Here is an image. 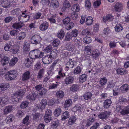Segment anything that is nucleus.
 Here are the masks:
<instances>
[{
	"label": "nucleus",
	"mask_w": 129,
	"mask_h": 129,
	"mask_svg": "<svg viewBox=\"0 0 129 129\" xmlns=\"http://www.w3.org/2000/svg\"><path fill=\"white\" fill-rule=\"evenodd\" d=\"M25 92L26 91L25 90H21L17 91L15 94L18 98H20V99L22 98V96L24 95Z\"/></svg>",
	"instance_id": "nucleus-17"
},
{
	"label": "nucleus",
	"mask_w": 129,
	"mask_h": 129,
	"mask_svg": "<svg viewBox=\"0 0 129 129\" xmlns=\"http://www.w3.org/2000/svg\"><path fill=\"white\" fill-rule=\"evenodd\" d=\"M47 100L46 99H43L41 102L40 103L39 106V108L42 109H44L47 105Z\"/></svg>",
	"instance_id": "nucleus-16"
},
{
	"label": "nucleus",
	"mask_w": 129,
	"mask_h": 129,
	"mask_svg": "<svg viewBox=\"0 0 129 129\" xmlns=\"http://www.w3.org/2000/svg\"><path fill=\"white\" fill-rule=\"evenodd\" d=\"M23 50L24 53L28 52L29 50L28 46L26 44H24L23 46Z\"/></svg>",
	"instance_id": "nucleus-57"
},
{
	"label": "nucleus",
	"mask_w": 129,
	"mask_h": 129,
	"mask_svg": "<svg viewBox=\"0 0 129 129\" xmlns=\"http://www.w3.org/2000/svg\"><path fill=\"white\" fill-rule=\"evenodd\" d=\"M120 113L123 115L129 113V106H127L125 107L122 110Z\"/></svg>",
	"instance_id": "nucleus-24"
},
{
	"label": "nucleus",
	"mask_w": 129,
	"mask_h": 129,
	"mask_svg": "<svg viewBox=\"0 0 129 129\" xmlns=\"http://www.w3.org/2000/svg\"><path fill=\"white\" fill-rule=\"evenodd\" d=\"M9 84L8 83H3L0 84V91L2 92L7 89L9 87Z\"/></svg>",
	"instance_id": "nucleus-8"
},
{
	"label": "nucleus",
	"mask_w": 129,
	"mask_h": 129,
	"mask_svg": "<svg viewBox=\"0 0 129 129\" xmlns=\"http://www.w3.org/2000/svg\"><path fill=\"white\" fill-rule=\"evenodd\" d=\"M33 59L29 58L25 60V66L27 67H29L31 66L33 62Z\"/></svg>",
	"instance_id": "nucleus-20"
},
{
	"label": "nucleus",
	"mask_w": 129,
	"mask_h": 129,
	"mask_svg": "<svg viewBox=\"0 0 129 129\" xmlns=\"http://www.w3.org/2000/svg\"><path fill=\"white\" fill-rule=\"evenodd\" d=\"M37 96V94L35 93H33L32 95H29L27 96V98L30 100H35Z\"/></svg>",
	"instance_id": "nucleus-26"
},
{
	"label": "nucleus",
	"mask_w": 129,
	"mask_h": 129,
	"mask_svg": "<svg viewBox=\"0 0 129 129\" xmlns=\"http://www.w3.org/2000/svg\"><path fill=\"white\" fill-rule=\"evenodd\" d=\"M74 24L72 22H70L67 24L65 26V27L67 30H69L72 28L74 26Z\"/></svg>",
	"instance_id": "nucleus-41"
},
{
	"label": "nucleus",
	"mask_w": 129,
	"mask_h": 129,
	"mask_svg": "<svg viewBox=\"0 0 129 129\" xmlns=\"http://www.w3.org/2000/svg\"><path fill=\"white\" fill-rule=\"evenodd\" d=\"M71 9L74 12H78L80 10V7L78 4H75L73 5Z\"/></svg>",
	"instance_id": "nucleus-14"
},
{
	"label": "nucleus",
	"mask_w": 129,
	"mask_h": 129,
	"mask_svg": "<svg viewBox=\"0 0 129 129\" xmlns=\"http://www.w3.org/2000/svg\"><path fill=\"white\" fill-rule=\"evenodd\" d=\"M107 79L106 77L101 78L100 81V83L102 86H103L106 83Z\"/></svg>",
	"instance_id": "nucleus-50"
},
{
	"label": "nucleus",
	"mask_w": 129,
	"mask_h": 129,
	"mask_svg": "<svg viewBox=\"0 0 129 129\" xmlns=\"http://www.w3.org/2000/svg\"><path fill=\"white\" fill-rule=\"evenodd\" d=\"M26 36L25 33L21 32L19 33L16 36V39L18 40H22L25 38Z\"/></svg>",
	"instance_id": "nucleus-7"
},
{
	"label": "nucleus",
	"mask_w": 129,
	"mask_h": 129,
	"mask_svg": "<svg viewBox=\"0 0 129 129\" xmlns=\"http://www.w3.org/2000/svg\"><path fill=\"white\" fill-rule=\"evenodd\" d=\"M94 121V119L93 118H89L86 121V126L87 127L90 126L92 124Z\"/></svg>",
	"instance_id": "nucleus-38"
},
{
	"label": "nucleus",
	"mask_w": 129,
	"mask_h": 129,
	"mask_svg": "<svg viewBox=\"0 0 129 129\" xmlns=\"http://www.w3.org/2000/svg\"><path fill=\"white\" fill-rule=\"evenodd\" d=\"M81 71V69L79 67H78L75 68L74 71V74L75 75L79 74Z\"/></svg>",
	"instance_id": "nucleus-42"
},
{
	"label": "nucleus",
	"mask_w": 129,
	"mask_h": 129,
	"mask_svg": "<svg viewBox=\"0 0 129 129\" xmlns=\"http://www.w3.org/2000/svg\"><path fill=\"white\" fill-rule=\"evenodd\" d=\"M111 103V101L110 99H107L105 101L104 103V108H107L110 106Z\"/></svg>",
	"instance_id": "nucleus-29"
},
{
	"label": "nucleus",
	"mask_w": 129,
	"mask_h": 129,
	"mask_svg": "<svg viewBox=\"0 0 129 129\" xmlns=\"http://www.w3.org/2000/svg\"><path fill=\"white\" fill-rule=\"evenodd\" d=\"M111 30L108 27H107L104 29L103 31V33L105 35H108L110 34Z\"/></svg>",
	"instance_id": "nucleus-61"
},
{
	"label": "nucleus",
	"mask_w": 129,
	"mask_h": 129,
	"mask_svg": "<svg viewBox=\"0 0 129 129\" xmlns=\"http://www.w3.org/2000/svg\"><path fill=\"white\" fill-rule=\"evenodd\" d=\"M92 94L90 92H87L85 93L83 95L84 99L85 100L90 99L92 96Z\"/></svg>",
	"instance_id": "nucleus-23"
},
{
	"label": "nucleus",
	"mask_w": 129,
	"mask_h": 129,
	"mask_svg": "<svg viewBox=\"0 0 129 129\" xmlns=\"http://www.w3.org/2000/svg\"><path fill=\"white\" fill-rule=\"evenodd\" d=\"M59 122L58 121H53L52 122L51 126L53 128H55L59 125Z\"/></svg>",
	"instance_id": "nucleus-48"
},
{
	"label": "nucleus",
	"mask_w": 129,
	"mask_h": 129,
	"mask_svg": "<svg viewBox=\"0 0 129 129\" xmlns=\"http://www.w3.org/2000/svg\"><path fill=\"white\" fill-rule=\"evenodd\" d=\"M115 31L117 32L121 31L122 29V27L120 24H118L115 27Z\"/></svg>",
	"instance_id": "nucleus-54"
},
{
	"label": "nucleus",
	"mask_w": 129,
	"mask_h": 129,
	"mask_svg": "<svg viewBox=\"0 0 129 129\" xmlns=\"http://www.w3.org/2000/svg\"><path fill=\"white\" fill-rule=\"evenodd\" d=\"M87 76L84 74H83L79 77V81L81 83H83L86 81V80Z\"/></svg>",
	"instance_id": "nucleus-33"
},
{
	"label": "nucleus",
	"mask_w": 129,
	"mask_h": 129,
	"mask_svg": "<svg viewBox=\"0 0 129 129\" xmlns=\"http://www.w3.org/2000/svg\"><path fill=\"white\" fill-rule=\"evenodd\" d=\"M64 95V92L61 90L57 91L56 94V96L59 99L62 98Z\"/></svg>",
	"instance_id": "nucleus-25"
},
{
	"label": "nucleus",
	"mask_w": 129,
	"mask_h": 129,
	"mask_svg": "<svg viewBox=\"0 0 129 129\" xmlns=\"http://www.w3.org/2000/svg\"><path fill=\"white\" fill-rule=\"evenodd\" d=\"M61 112V110L60 108H58L55 110L54 112V114L56 117H58L60 114Z\"/></svg>",
	"instance_id": "nucleus-36"
},
{
	"label": "nucleus",
	"mask_w": 129,
	"mask_h": 129,
	"mask_svg": "<svg viewBox=\"0 0 129 129\" xmlns=\"http://www.w3.org/2000/svg\"><path fill=\"white\" fill-rule=\"evenodd\" d=\"M30 72L27 71L24 73L22 76V79L23 81L27 80L30 78Z\"/></svg>",
	"instance_id": "nucleus-15"
},
{
	"label": "nucleus",
	"mask_w": 129,
	"mask_h": 129,
	"mask_svg": "<svg viewBox=\"0 0 129 129\" xmlns=\"http://www.w3.org/2000/svg\"><path fill=\"white\" fill-rule=\"evenodd\" d=\"M24 25L23 23L21 22H18L14 24L13 26L16 29H17L21 27Z\"/></svg>",
	"instance_id": "nucleus-30"
},
{
	"label": "nucleus",
	"mask_w": 129,
	"mask_h": 129,
	"mask_svg": "<svg viewBox=\"0 0 129 129\" xmlns=\"http://www.w3.org/2000/svg\"><path fill=\"white\" fill-rule=\"evenodd\" d=\"M41 40V38L39 36L36 35L31 38V42L32 44H37L40 43Z\"/></svg>",
	"instance_id": "nucleus-4"
},
{
	"label": "nucleus",
	"mask_w": 129,
	"mask_h": 129,
	"mask_svg": "<svg viewBox=\"0 0 129 129\" xmlns=\"http://www.w3.org/2000/svg\"><path fill=\"white\" fill-rule=\"evenodd\" d=\"M73 37L71 34L69 33H68L65 36V40L67 41H70L72 39Z\"/></svg>",
	"instance_id": "nucleus-64"
},
{
	"label": "nucleus",
	"mask_w": 129,
	"mask_h": 129,
	"mask_svg": "<svg viewBox=\"0 0 129 129\" xmlns=\"http://www.w3.org/2000/svg\"><path fill=\"white\" fill-rule=\"evenodd\" d=\"M14 118L13 115L11 114L7 117L6 121H7V122H11L14 119Z\"/></svg>",
	"instance_id": "nucleus-47"
},
{
	"label": "nucleus",
	"mask_w": 129,
	"mask_h": 129,
	"mask_svg": "<svg viewBox=\"0 0 129 129\" xmlns=\"http://www.w3.org/2000/svg\"><path fill=\"white\" fill-rule=\"evenodd\" d=\"M75 62L73 61L69 60L67 62L66 64V69L73 68L75 64ZM67 70V69H66Z\"/></svg>",
	"instance_id": "nucleus-21"
},
{
	"label": "nucleus",
	"mask_w": 129,
	"mask_h": 129,
	"mask_svg": "<svg viewBox=\"0 0 129 129\" xmlns=\"http://www.w3.org/2000/svg\"><path fill=\"white\" fill-rule=\"evenodd\" d=\"M1 4L2 6L4 8H9L10 6V3L7 0H5Z\"/></svg>",
	"instance_id": "nucleus-28"
},
{
	"label": "nucleus",
	"mask_w": 129,
	"mask_h": 129,
	"mask_svg": "<svg viewBox=\"0 0 129 129\" xmlns=\"http://www.w3.org/2000/svg\"><path fill=\"white\" fill-rule=\"evenodd\" d=\"M77 119L76 117L75 116H72L70 117L69 119L68 122L69 125H72L75 123Z\"/></svg>",
	"instance_id": "nucleus-18"
},
{
	"label": "nucleus",
	"mask_w": 129,
	"mask_h": 129,
	"mask_svg": "<svg viewBox=\"0 0 129 129\" xmlns=\"http://www.w3.org/2000/svg\"><path fill=\"white\" fill-rule=\"evenodd\" d=\"M69 117V112L66 111L63 113L61 115V119L62 120H65L68 118Z\"/></svg>",
	"instance_id": "nucleus-31"
},
{
	"label": "nucleus",
	"mask_w": 129,
	"mask_h": 129,
	"mask_svg": "<svg viewBox=\"0 0 129 129\" xmlns=\"http://www.w3.org/2000/svg\"><path fill=\"white\" fill-rule=\"evenodd\" d=\"M79 88V87L76 84L73 85L70 88V90L73 91H76Z\"/></svg>",
	"instance_id": "nucleus-46"
},
{
	"label": "nucleus",
	"mask_w": 129,
	"mask_h": 129,
	"mask_svg": "<svg viewBox=\"0 0 129 129\" xmlns=\"http://www.w3.org/2000/svg\"><path fill=\"white\" fill-rule=\"evenodd\" d=\"M50 4L54 8H56L58 7L59 4L57 0H52L51 1Z\"/></svg>",
	"instance_id": "nucleus-19"
},
{
	"label": "nucleus",
	"mask_w": 129,
	"mask_h": 129,
	"mask_svg": "<svg viewBox=\"0 0 129 129\" xmlns=\"http://www.w3.org/2000/svg\"><path fill=\"white\" fill-rule=\"evenodd\" d=\"M99 25L98 23H95L93 25V30L95 32H97L99 30Z\"/></svg>",
	"instance_id": "nucleus-63"
},
{
	"label": "nucleus",
	"mask_w": 129,
	"mask_h": 129,
	"mask_svg": "<svg viewBox=\"0 0 129 129\" xmlns=\"http://www.w3.org/2000/svg\"><path fill=\"white\" fill-rule=\"evenodd\" d=\"M8 98V97L7 96L3 97V98H0V99L1 100L2 105H5L9 101V99Z\"/></svg>",
	"instance_id": "nucleus-44"
},
{
	"label": "nucleus",
	"mask_w": 129,
	"mask_h": 129,
	"mask_svg": "<svg viewBox=\"0 0 129 129\" xmlns=\"http://www.w3.org/2000/svg\"><path fill=\"white\" fill-rule=\"evenodd\" d=\"M91 40L90 37H86L83 39L84 42L86 44H89L91 42Z\"/></svg>",
	"instance_id": "nucleus-58"
},
{
	"label": "nucleus",
	"mask_w": 129,
	"mask_h": 129,
	"mask_svg": "<svg viewBox=\"0 0 129 129\" xmlns=\"http://www.w3.org/2000/svg\"><path fill=\"white\" fill-rule=\"evenodd\" d=\"M48 23L47 22H44L40 25V29L41 30L44 31L48 29Z\"/></svg>",
	"instance_id": "nucleus-6"
},
{
	"label": "nucleus",
	"mask_w": 129,
	"mask_h": 129,
	"mask_svg": "<svg viewBox=\"0 0 129 129\" xmlns=\"http://www.w3.org/2000/svg\"><path fill=\"white\" fill-rule=\"evenodd\" d=\"M36 58H41L44 55V53L42 52H40L38 49L34 50Z\"/></svg>",
	"instance_id": "nucleus-10"
},
{
	"label": "nucleus",
	"mask_w": 129,
	"mask_h": 129,
	"mask_svg": "<svg viewBox=\"0 0 129 129\" xmlns=\"http://www.w3.org/2000/svg\"><path fill=\"white\" fill-rule=\"evenodd\" d=\"M84 108V106L83 105H81L79 106H77L73 107L72 111L74 112H76L79 109H82Z\"/></svg>",
	"instance_id": "nucleus-34"
},
{
	"label": "nucleus",
	"mask_w": 129,
	"mask_h": 129,
	"mask_svg": "<svg viewBox=\"0 0 129 129\" xmlns=\"http://www.w3.org/2000/svg\"><path fill=\"white\" fill-rule=\"evenodd\" d=\"M18 61V59L16 57L13 58L10 60L9 63L10 66H13L16 64Z\"/></svg>",
	"instance_id": "nucleus-35"
},
{
	"label": "nucleus",
	"mask_w": 129,
	"mask_h": 129,
	"mask_svg": "<svg viewBox=\"0 0 129 129\" xmlns=\"http://www.w3.org/2000/svg\"><path fill=\"white\" fill-rule=\"evenodd\" d=\"M100 54V53L98 50L97 49L93 50L92 53V57L96 59Z\"/></svg>",
	"instance_id": "nucleus-12"
},
{
	"label": "nucleus",
	"mask_w": 129,
	"mask_h": 129,
	"mask_svg": "<svg viewBox=\"0 0 129 129\" xmlns=\"http://www.w3.org/2000/svg\"><path fill=\"white\" fill-rule=\"evenodd\" d=\"M59 44V41L57 39L54 40L52 42V44L54 46L57 47Z\"/></svg>",
	"instance_id": "nucleus-62"
},
{
	"label": "nucleus",
	"mask_w": 129,
	"mask_h": 129,
	"mask_svg": "<svg viewBox=\"0 0 129 129\" xmlns=\"http://www.w3.org/2000/svg\"><path fill=\"white\" fill-rule=\"evenodd\" d=\"M93 18L91 16L88 17L86 19L85 23L87 25H90L92 23Z\"/></svg>",
	"instance_id": "nucleus-27"
},
{
	"label": "nucleus",
	"mask_w": 129,
	"mask_h": 129,
	"mask_svg": "<svg viewBox=\"0 0 129 129\" xmlns=\"http://www.w3.org/2000/svg\"><path fill=\"white\" fill-rule=\"evenodd\" d=\"M9 62V58L6 56H4L3 57L1 63L3 65H4Z\"/></svg>",
	"instance_id": "nucleus-40"
},
{
	"label": "nucleus",
	"mask_w": 129,
	"mask_h": 129,
	"mask_svg": "<svg viewBox=\"0 0 129 129\" xmlns=\"http://www.w3.org/2000/svg\"><path fill=\"white\" fill-rule=\"evenodd\" d=\"M113 19V16L111 14H108L106 16L103 17V20L105 23H106L107 21L109 22L112 21Z\"/></svg>",
	"instance_id": "nucleus-9"
},
{
	"label": "nucleus",
	"mask_w": 129,
	"mask_h": 129,
	"mask_svg": "<svg viewBox=\"0 0 129 129\" xmlns=\"http://www.w3.org/2000/svg\"><path fill=\"white\" fill-rule=\"evenodd\" d=\"M81 39L79 37H78L75 39L74 41L75 44L78 46H79L81 44Z\"/></svg>",
	"instance_id": "nucleus-43"
},
{
	"label": "nucleus",
	"mask_w": 129,
	"mask_h": 129,
	"mask_svg": "<svg viewBox=\"0 0 129 129\" xmlns=\"http://www.w3.org/2000/svg\"><path fill=\"white\" fill-rule=\"evenodd\" d=\"M13 110L12 107L10 105L6 107L4 110V114L6 115L8 113L11 112Z\"/></svg>",
	"instance_id": "nucleus-13"
},
{
	"label": "nucleus",
	"mask_w": 129,
	"mask_h": 129,
	"mask_svg": "<svg viewBox=\"0 0 129 129\" xmlns=\"http://www.w3.org/2000/svg\"><path fill=\"white\" fill-rule=\"evenodd\" d=\"M44 69H42L40 70L39 71L38 74L37 76L38 78H41L43 76V74L44 73Z\"/></svg>",
	"instance_id": "nucleus-55"
},
{
	"label": "nucleus",
	"mask_w": 129,
	"mask_h": 129,
	"mask_svg": "<svg viewBox=\"0 0 129 129\" xmlns=\"http://www.w3.org/2000/svg\"><path fill=\"white\" fill-rule=\"evenodd\" d=\"M20 47L18 45L14 46L12 50V52L14 54L16 53L19 51Z\"/></svg>",
	"instance_id": "nucleus-39"
},
{
	"label": "nucleus",
	"mask_w": 129,
	"mask_h": 129,
	"mask_svg": "<svg viewBox=\"0 0 129 129\" xmlns=\"http://www.w3.org/2000/svg\"><path fill=\"white\" fill-rule=\"evenodd\" d=\"M19 99L20 98H18L17 95L14 94V96L12 97L11 100L12 102L16 103L19 100Z\"/></svg>",
	"instance_id": "nucleus-37"
},
{
	"label": "nucleus",
	"mask_w": 129,
	"mask_h": 129,
	"mask_svg": "<svg viewBox=\"0 0 129 129\" xmlns=\"http://www.w3.org/2000/svg\"><path fill=\"white\" fill-rule=\"evenodd\" d=\"M111 112L106 111L104 112H102L98 115L99 117L101 119H103L107 118L111 114Z\"/></svg>",
	"instance_id": "nucleus-5"
},
{
	"label": "nucleus",
	"mask_w": 129,
	"mask_h": 129,
	"mask_svg": "<svg viewBox=\"0 0 129 129\" xmlns=\"http://www.w3.org/2000/svg\"><path fill=\"white\" fill-rule=\"evenodd\" d=\"M53 59L52 56L51 54L47 55L43 57L42 61L44 64H48Z\"/></svg>",
	"instance_id": "nucleus-3"
},
{
	"label": "nucleus",
	"mask_w": 129,
	"mask_h": 129,
	"mask_svg": "<svg viewBox=\"0 0 129 129\" xmlns=\"http://www.w3.org/2000/svg\"><path fill=\"white\" fill-rule=\"evenodd\" d=\"M28 103L27 101L23 102L21 104L20 107L22 108H24L28 106Z\"/></svg>",
	"instance_id": "nucleus-60"
},
{
	"label": "nucleus",
	"mask_w": 129,
	"mask_h": 129,
	"mask_svg": "<svg viewBox=\"0 0 129 129\" xmlns=\"http://www.w3.org/2000/svg\"><path fill=\"white\" fill-rule=\"evenodd\" d=\"M123 4L120 2H117L114 6V11L118 12H120L123 10Z\"/></svg>",
	"instance_id": "nucleus-2"
},
{
	"label": "nucleus",
	"mask_w": 129,
	"mask_h": 129,
	"mask_svg": "<svg viewBox=\"0 0 129 129\" xmlns=\"http://www.w3.org/2000/svg\"><path fill=\"white\" fill-rule=\"evenodd\" d=\"M78 34V31L76 29H73L71 33L72 36L73 37H75L77 36Z\"/></svg>",
	"instance_id": "nucleus-59"
},
{
	"label": "nucleus",
	"mask_w": 129,
	"mask_h": 129,
	"mask_svg": "<svg viewBox=\"0 0 129 129\" xmlns=\"http://www.w3.org/2000/svg\"><path fill=\"white\" fill-rule=\"evenodd\" d=\"M72 102L71 100H66L64 103V107L65 108H68L72 104Z\"/></svg>",
	"instance_id": "nucleus-32"
},
{
	"label": "nucleus",
	"mask_w": 129,
	"mask_h": 129,
	"mask_svg": "<svg viewBox=\"0 0 129 129\" xmlns=\"http://www.w3.org/2000/svg\"><path fill=\"white\" fill-rule=\"evenodd\" d=\"M117 73L118 74L123 75L126 74L127 72V70H125L124 68H118L116 70Z\"/></svg>",
	"instance_id": "nucleus-22"
},
{
	"label": "nucleus",
	"mask_w": 129,
	"mask_h": 129,
	"mask_svg": "<svg viewBox=\"0 0 129 129\" xmlns=\"http://www.w3.org/2000/svg\"><path fill=\"white\" fill-rule=\"evenodd\" d=\"M11 44V43L9 44H7L4 47L5 50L6 51H8L11 50L12 46Z\"/></svg>",
	"instance_id": "nucleus-49"
},
{
	"label": "nucleus",
	"mask_w": 129,
	"mask_h": 129,
	"mask_svg": "<svg viewBox=\"0 0 129 129\" xmlns=\"http://www.w3.org/2000/svg\"><path fill=\"white\" fill-rule=\"evenodd\" d=\"M74 80V78L73 77L69 76L66 78L64 82L66 84H70L73 83Z\"/></svg>",
	"instance_id": "nucleus-11"
},
{
	"label": "nucleus",
	"mask_w": 129,
	"mask_h": 129,
	"mask_svg": "<svg viewBox=\"0 0 129 129\" xmlns=\"http://www.w3.org/2000/svg\"><path fill=\"white\" fill-rule=\"evenodd\" d=\"M64 33L62 29L57 34L58 37L60 39H61L64 37Z\"/></svg>",
	"instance_id": "nucleus-51"
},
{
	"label": "nucleus",
	"mask_w": 129,
	"mask_h": 129,
	"mask_svg": "<svg viewBox=\"0 0 129 129\" xmlns=\"http://www.w3.org/2000/svg\"><path fill=\"white\" fill-rule=\"evenodd\" d=\"M52 50V47L51 45H49L45 48L44 50L45 52L48 53L51 52Z\"/></svg>",
	"instance_id": "nucleus-52"
},
{
	"label": "nucleus",
	"mask_w": 129,
	"mask_h": 129,
	"mask_svg": "<svg viewBox=\"0 0 129 129\" xmlns=\"http://www.w3.org/2000/svg\"><path fill=\"white\" fill-rule=\"evenodd\" d=\"M17 76L16 71L12 70L9 71L5 75V78L8 80H11L15 79Z\"/></svg>",
	"instance_id": "nucleus-1"
},
{
	"label": "nucleus",
	"mask_w": 129,
	"mask_h": 129,
	"mask_svg": "<svg viewBox=\"0 0 129 129\" xmlns=\"http://www.w3.org/2000/svg\"><path fill=\"white\" fill-rule=\"evenodd\" d=\"M21 11L19 9H15L11 11V13L13 15H19L21 13Z\"/></svg>",
	"instance_id": "nucleus-53"
},
{
	"label": "nucleus",
	"mask_w": 129,
	"mask_h": 129,
	"mask_svg": "<svg viewBox=\"0 0 129 129\" xmlns=\"http://www.w3.org/2000/svg\"><path fill=\"white\" fill-rule=\"evenodd\" d=\"M120 89L122 91H127L129 88V86L127 84H125L122 86L120 88Z\"/></svg>",
	"instance_id": "nucleus-45"
},
{
	"label": "nucleus",
	"mask_w": 129,
	"mask_h": 129,
	"mask_svg": "<svg viewBox=\"0 0 129 129\" xmlns=\"http://www.w3.org/2000/svg\"><path fill=\"white\" fill-rule=\"evenodd\" d=\"M63 6L66 8H68L71 7V4L69 1L65 0L64 2Z\"/></svg>",
	"instance_id": "nucleus-56"
}]
</instances>
